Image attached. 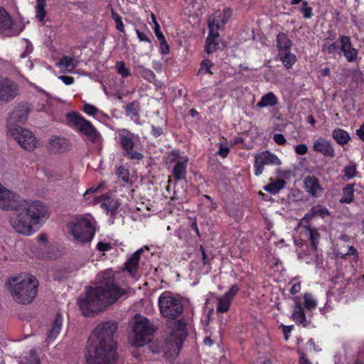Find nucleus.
<instances>
[{
    "mask_svg": "<svg viewBox=\"0 0 364 364\" xmlns=\"http://www.w3.org/2000/svg\"><path fill=\"white\" fill-rule=\"evenodd\" d=\"M318 302L314 296L311 294L306 293L304 295V305L305 308L309 311H312L317 306Z\"/></svg>",
    "mask_w": 364,
    "mask_h": 364,
    "instance_id": "39",
    "label": "nucleus"
},
{
    "mask_svg": "<svg viewBox=\"0 0 364 364\" xmlns=\"http://www.w3.org/2000/svg\"><path fill=\"white\" fill-rule=\"evenodd\" d=\"M7 134L26 151H33L36 147V139L29 130L21 127H9Z\"/></svg>",
    "mask_w": 364,
    "mask_h": 364,
    "instance_id": "9",
    "label": "nucleus"
},
{
    "mask_svg": "<svg viewBox=\"0 0 364 364\" xmlns=\"http://www.w3.org/2000/svg\"><path fill=\"white\" fill-rule=\"evenodd\" d=\"M274 140L278 145H284L287 142L284 136L282 134H275L274 135Z\"/></svg>",
    "mask_w": 364,
    "mask_h": 364,
    "instance_id": "57",
    "label": "nucleus"
},
{
    "mask_svg": "<svg viewBox=\"0 0 364 364\" xmlns=\"http://www.w3.org/2000/svg\"><path fill=\"white\" fill-rule=\"evenodd\" d=\"M23 364H40L39 359L36 356L34 350L31 351V356L26 358Z\"/></svg>",
    "mask_w": 364,
    "mask_h": 364,
    "instance_id": "53",
    "label": "nucleus"
},
{
    "mask_svg": "<svg viewBox=\"0 0 364 364\" xmlns=\"http://www.w3.org/2000/svg\"><path fill=\"white\" fill-rule=\"evenodd\" d=\"M22 28L14 26L13 19L9 13L2 7L0 8V33L6 36L18 35Z\"/></svg>",
    "mask_w": 364,
    "mask_h": 364,
    "instance_id": "12",
    "label": "nucleus"
},
{
    "mask_svg": "<svg viewBox=\"0 0 364 364\" xmlns=\"http://www.w3.org/2000/svg\"><path fill=\"white\" fill-rule=\"evenodd\" d=\"M229 153V148L228 146H224L222 144L220 146L219 151H218V155H220L223 158H225Z\"/></svg>",
    "mask_w": 364,
    "mask_h": 364,
    "instance_id": "61",
    "label": "nucleus"
},
{
    "mask_svg": "<svg viewBox=\"0 0 364 364\" xmlns=\"http://www.w3.org/2000/svg\"><path fill=\"white\" fill-rule=\"evenodd\" d=\"M339 255H341V257H343L346 255H355L357 254V250L353 247V246H350L348 247V252H339L338 253Z\"/></svg>",
    "mask_w": 364,
    "mask_h": 364,
    "instance_id": "59",
    "label": "nucleus"
},
{
    "mask_svg": "<svg viewBox=\"0 0 364 364\" xmlns=\"http://www.w3.org/2000/svg\"><path fill=\"white\" fill-rule=\"evenodd\" d=\"M277 102L278 100L275 95L269 92L262 97L260 101L257 102V106L259 108H263L267 106H274Z\"/></svg>",
    "mask_w": 364,
    "mask_h": 364,
    "instance_id": "30",
    "label": "nucleus"
},
{
    "mask_svg": "<svg viewBox=\"0 0 364 364\" xmlns=\"http://www.w3.org/2000/svg\"><path fill=\"white\" fill-rule=\"evenodd\" d=\"M125 111L127 115H136L138 114V106L134 103L132 102L127 105Z\"/></svg>",
    "mask_w": 364,
    "mask_h": 364,
    "instance_id": "50",
    "label": "nucleus"
},
{
    "mask_svg": "<svg viewBox=\"0 0 364 364\" xmlns=\"http://www.w3.org/2000/svg\"><path fill=\"white\" fill-rule=\"evenodd\" d=\"M344 176L348 179L354 178L357 173V166L353 162H350L343 169Z\"/></svg>",
    "mask_w": 364,
    "mask_h": 364,
    "instance_id": "42",
    "label": "nucleus"
},
{
    "mask_svg": "<svg viewBox=\"0 0 364 364\" xmlns=\"http://www.w3.org/2000/svg\"><path fill=\"white\" fill-rule=\"evenodd\" d=\"M291 41L284 33H280L277 36V46L279 53L290 51Z\"/></svg>",
    "mask_w": 364,
    "mask_h": 364,
    "instance_id": "27",
    "label": "nucleus"
},
{
    "mask_svg": "<svg viewBox=\"0 0 364 364\" xmlns=\"http://www.w3.org/2000/svg\"><path fill=\"white\" fill-rule=\"evenodd\" d=\"M58 78L68 85L73 84L74 82V78L70 76L60 75Z\"/></svg>",
    "mask_w": 364,
    "mask_h": 364,
    "instance_id": "63",
    "label": "nucleus"
},
{
    "mask_svg": "<svg viewBox=\"0 0 364 364\" xmlns=\"http://www.w3.org/2000/svg\"><path fill=\"white\" fill-rule=\"evenodd\" d=\"M143 252L144 248L139 249L133 255H131V257L125 263L126 270L128 271L130 275H132L133 277L136 276L140 256Z\"/></svg>",
    "mask_w": 364,
    "mask_h": 364,
    "instance_id": "23",
    "label": "nucleus"
},
{
    "mask_svg": "<svg viewBox=\"0 0 364 364\" xmlns=\"http://www.w3.org/2000/svg\"><path fill=\"white\" fill-rule=\"evenodd\" d=\"M218 36V31H215L214 28L209 30V34L205 41V51L208 53H211L216 50L218 43L215 42V39Z\"/></svg>",
    "mask_w": 364,
    "mask_h": 364,
    "instance_id": "28",
    "label": "nucleus"
},
{
    "mask_svg": "<svg viewBox=\"0 0 364 364\" xmlns=\"http://www.w3.org/2000/svg\"><path fill=\"white\" fill-rule=\"evenodd\" d=\"M285 184L286 181L284 180L278 179L269 183L268 185L264 186V189L272 194H277L280 190L284 188Z\"/></svg>",
    "mask_w": 364,
    "mask_h": 364,
    "instance_id": "34",
    "label": "nucleus"
},
{
    "mask_svg": "<svg viewBox=\"0 0 364 364\" xmlns=\"http://www.w3.org/2000/svg\"><path fill=\"white\" fill-rule=\"evenodd\" d=\"M124 294V290L117 287L114 280L109 277L101 281L95 289L87 290L86 296L78 300V305L82 314L90 316L92 313L113 304Z\"/></svg>",
    "mask_w": 364,
    "mask_h": 364,
    "instance_id": "3",
    "label": "nucleus"
},
{
    "mask_svg": "<svg viewBox=\"0 0 364 364\" xmlns=\"http://www.w3.org/2000/svg\"><path fill=\"white\" fill-rule=\"evenodd\" d=\"M16 193L11 191L0 183V208L2 210H10Z\"/></svg>",
    "mask_w": 364,
    "mask_h": 364,
    "instance_id": "21",
    "label": "nucleus"
},
{
    "mask_svg": "<svg viewBox=\"0 0 364 364\" xmlns=\"http://www.w3.org/2000/svg\"><path fill=\"white\" fill-rule=\"evenodd\" d=\"M332 136L333 138L336 141V142L341 145L346 144L350 139L348 133L346 131L341 129H334Z\"/></svg>",
    "mask_w": 364,
    "mask_h": 364,
    "instance_id": "32",
    "label": "nucleus"
},
{
    "mask_svg": "<svg viewBox=\"0 0 364 364\" xmlns=\"http://www.w3.org/2000/svg\"><path fill=\"white\" fill-rule=\"evenodd\" d=\"M317 209L316 216L321 217L322 218H325L326 215H328V210L326 208H323L321 205L316 206Z\"/></svg>",
    "mask_w": 364,
    "mask_h": 364,
    "instance_id": "55",
    "label": "nucleus"
},
{
    "mask_svg": "<svg viewBox=\"0 0 364 364\" xmlns=\"http://www.w3.org/2000/svg\"><path fill=\"white\" fill-rule=\"evenodd\" d=\"M232 16V11L229 8L224 9L222 11L215 12L208 19L209 30L218 31L223 26Z\"/></svg>",
    "mask_w": 364,
    "mask_h": 364,
    "instance_id": "15",
    "label": "nucleus"
},
{
    "mask_svg": "<svg viewBox=\"0 0 364 364\" xmlns=\"http://www.w3.org/2000/svg\"><path fill=\"white\" fill-rule=\"evenodd\" d=\"M186 337V323L179 321L175 323L172 333L166 341L165 353L171 358L176 357L179 354Z\"/></svg>",
    "mask_w": 364,
    "mask_h": 364,
    "instance_id": "6",
    "label": "nucleus"
},
{
    "mask_svg": "<svg viewBox=\"0 0 364 364\" xmlns=\"http://www.w3.org/2000/svg\"><path fill=\"white\" fill-rule=\"evenodd\" d=\"M354 199V188L353 184H348L343 188V196L339 200L341 203H350Z\"/></svg>",
    "mask_w": 364,
    "mask_h": 364,
    "instance_id": "33",
    "label": "nucleus"
},
{
    "mask_svg": "<svg viewBox=\"0 0 364 364\" xmlns=\"http://www.w3.org/2000/svg\"><path fill=\"white\" fill-rule=\"evenodd\" d=\"M58 65L60 68H62L73 70L77 66V62L75 61L73 58L65 55L60 59Z\"/></svg>",
    "mask_w": 364,
    "mask_h": 364,
    "instance_id": "38",
    "label": "nucleus"
},
{
    "mask_svg": "<svg viewBox=\"0 0 364 364\" xmlns=\"http://www.w3.org/2000/svg\"><path fill=\"white\" fill-rule=\"evenodd\" d=\"M313 149L325 156L332 158L335 156V151L331 143L324 138H319L316 140L314 142Z\"/></svg>",
    "mask_w": 364,
    "mask_h": 364,
    "instance_id": "18",
    "label": "nucleus"
},
{
    "mask_svg": "<svg viewBox=\"0 0 364 364\" xmlns=\"http://www.w3.org/2000/svg\"><path fill=\"white\" fill-rule=\"evenodd\" d=\"M356 134L359 136L360 139L364 141V122L360 126V129L356 131Z\"/></svg>",
    "mask_w": 364,
    "mask_h": 364,
    "instance_id": "64",
    "label": "nucleus"
},
{
    "mask_svg": "<svg viewBox=\"0 0 364 364\" xmlns=\"http://www.w3.org/2000/svg\"><path fill=\"white\" fill-rule=\"evenodd\" d=\"M30 109L27 104H20L9 114L7 119V129L9 127H19L17 123H24L28 119Z\"/></svg>",
    "mask_w": 364,
    "mask_h": 364,
    "instance_id": "13",
    "label": "nucleus"
},
{
    "mask_svg": "<svg viewBox=\"0 0 364 364\" xmlns=\"http://www.w3.org/2000/svg\"><path fill=\"white\" fill-rule=\"evenodd\" d=\"M63 322L62 316L58 314L47 336V341L48 343L53 341L59 335L63 326Z\"/></svg>",
    "mask_w": 364,
    "mask_h": 364,
    "instance_id": "25",
    "label": "nucleus"
},
{
    "mask_svg": "<svg viewBox=\"0 0 364 364\" xmlns=\"http://www.w3.org/2000/svg\"><path fill=\"white\" fill-rule=\"evenodd\" d=\"M6 284L11 297L16 302L28 304L36 296L38 281L30 274H21L10 277Z\"/></svg>",
    "mask_w": 364,
    "mask_h": 364,
    "instance_id": "4",
    "label": "nucleus"
},
{
    "mask_svg": "<svg viewBox=\"0 0 364 364\" xmlns=\"http://www.w3.org/2000/svg\"><path fill=\"white\" fill-rule=\"evenodd\" d=\"M160 41L161 50L162 53L166 54L169 52V46L166 41L165 38L164 39L159 40Z\"/></svg>",
    "mask_w": 364,
    "mask_h": 364,
    "instance_id": "58",
    "label": "nucleus"
},
{
    "mask_svg": "<svg viewBox=\"0 0 364 364\" xmlns=\"http://www.w3.org/2000/svg\"><path fill=\"white\" fill-rule=\"evenodd\" d=\"M178 200L179 203H183L186 200V191L183 190L180 193L175 191L173 196L171 197V200Z\"/></svg>",
    "mask_w": 364,
    "mask_h": 364,
    "instance_id": "54",
    "label": "nucleus"
},
{
    "mask_svg": "<svg viewBox=\"0 0 364 364\" xmlns=\"http://www.w3.org/2000/svg\"><path fill=\"white\" fill-rule=\"evenodd\" d=\"M105 185V183L104 182H101L98 186H92L90 187V188H88L84 193V196H85L87 194H89V193H94L95 192H97L100 188H102V186H104Z\"/></svg>",
    "mask_w": 364,
    "mask_h": 364,
    "instance_id": "60",
    "label": "nucleus"
},
{
    "mask_svg": "<svg viewBox=\"0 0 364 364\" xmlns=\"http://www.w3.org/2000/svg\"><path fill=\"white\" fill-rule=\"evenodd\" d=\"M239 288L233 285L223 296L218 298L216 311L218 313H225L229 310L233 297L236 295Z\"/></svg>",
    "mask_w": 364,
    "mask_h": 364,
    "instance_id": "16",
    "label": "nucleus"
},
{
    "mask_svg": "<svg viewBox=\"0 0 364 364\" xmlns=\"http://www.w3.org/2000/svg\"><path fill=\"white\" fill-rule=\"evenodd\" d=\"M68 124L74 127L76 129L86 135L88 139L92 142H97L101 137L100 133L92 124L85 119L77 112H70L66 114Z\"/></svg>",
    "mask_w": 364,
    "mask_h": 364,
    "instance_id": "8",
    "label": "nucleus"
},
{
    "mask_svg": "<svg viewBox=\"0 0 364 364\" xmlns=\"http://www.w3.org/2000/svg\"><path fill=\"white\" fill-rule=\"evenodd\" d=\"M301 11L304 18H310L313 16L312 8L308 6L307 1H303Z\"/></svg>",
    "mask_w": 364,
    "mask_h": 364,
    "instance_id": "47",
    "label": "nucleus"
},
{
    "mask_svg": "<svg viewBox=\"0 0 364 364\" xmlns=\"http://www.w3.org/2000/svg\"><path fill=\"white\" fill-rule=\"evenodd\" d=\"M70 224L73 228H95L96 221L90 214L75 215Z\"/></svg>",
    "mask_w": 364,
    "mask_h": 364,
    "instance_id": "19",
    "label": "nucleus"
},
{
    "mask_svg": "<svg viewBox=\"0 0 364 364\" xmlns=\"http://www.w3.org/2000/svg\"><path fill=\"white\" fill-rule=\"evenodd\" d=\"M154 30L155 34L159 40L164 39V38H165L160 30V26L158 22H155V26L154 28Z\"/></svg>",
    "mask_w": 364,
    "mask_h": 364,
    "instance_id": "62",
    "label": "nucleus"
},
{
    "mask_svg": "<svg viewBox=\"0 0 364 364\" xmlns=\"http://www.w3.org/2000/svg\"><path fill=\"white\" fill-rule=\"evenodd\" d=\"M308 147L306 144H301L295 147V151L297 154L304 155L307 153Z\"/></svg>",
    "mask_w": 364,
    "mask_h": 364,
    "instance_id": "56",
    "label": "nucleus"
},
{
    "mask_svg": "<svg viewBox=\"0 0 364 364\" xmlns=\"http://www.w3.org/2000/svg\"><path fill=\"white\" fill-rule=\"evenodd\" d=\"M69 234L79 242H88L94 236L93 229H70Z\"/></svg>",
    "mask_w": 364,
    "mask_h": 364,
    "instance_id": "22",
    "label": "nucleus"
},
{
    "mask_svg": "<svg viewBox=\"0 0 364 364\" xmlns=\"http://www.w3.org/2000/svg\"><path fill=\"white\" fill-rule=\"evenodd\" d=\"M82 110L89 115H95L98 112V109L90 104H85Z\"/></svg>",
    "mask_w": 364,
    "mask_h": 364,
    "instance_id": "52",
    "label": "nucleus"
},
{
    "mask_svg": "<svg viewBox=\"0 0 364 364\" xmlns=\"http://www.w3.org/2000/svg\"><path fill=\"white\" fill-rule=\"evenodd\" d=\"M116 330L117 324L111 321L102 323L94 330L85 353L87 364H112L116 358Z\"/></svg>",
    "mask_w": 364,
    "mask_h": 364,
    "instance_id": "1",
    "label": "nucleus"
},
{
    "mask_svg": "<svg viewBox=\"0 0 364 364\" xmlns=\"http://www.w3.org/2000/svg\"><path fill=\"white\" fill-rule=\"evenodd\" d=\"M132 137L133 134L126 130H122L119 134L120 144L124 151V155L131 159L140 160L143 158V155L134 150Z\"/></svg>",
    "mask_w": 364,
    "mask_h": 364,
    "instance_id": "11",
    "label": "nucleus"
},
{
    "mask_svg": "<svg viewBox=\"0 0 364 364\" xmlns=\"http://www.w3.org/2000/svg\"><path fill=\"white\" fill-rule=\"evenodd\" d=\"M339 50V46L336 43H330L326 40L323 46L322 50L328 54H334Z\"/></svg>",
    "mask_w": 364,
    "mask_h": 364,
    "instance_id": "43",
    "label": "nucleus"
},
{
    "mask_svg": "<svg viewBox=\"0 0 364 364\" xmlns=\"http://www.w3.org/2000/svg\"><path fill=\"white\" fill-rule=\"evenodd\" d=\"M341 50L348 62H353L358 58V50L353 48L350 39L348 36L340 37Z\"/></svg>",
    "mask_w": 364,
    "mask_h": 364,
    "instance_id": "17",
    "label": "nucleus"
},
{
    "mask_svg": "<svg viewBox=\"0 0 364 364\" xmlns=\"http://www.w3.org/2000/svg\"><path fill=\"white\" fill-rule=\"evenodd\" d=\"M186 163L183 161H178L174 166L173 173L174 178L177 181L186 178Z\"/></svg>",
    "mask_w": 364,
    "mask_h": 364,
    "instance_id": "35",
    "label": "nucleus"
},
{
    "mask_svg": "<svg viewBox=\"0 0 364 364\" xmlns=\"http://www.w3.org/2000/svg\"><path fill=\"white\" fill-rule=\"evenodd\" d=\"M112 18L116 23L117 29L118 31H119L120 32H124V27L123 22L122 21V17L117 13H114V11H112Z\"/></svg>",
    "mask_w": 364,
    "mask_h": 364,
    "instance_id": "49",
    "label": "nucleus"
},
{
    "mask_svg": "<svg viewBox=\"0 0 364 364\" xmlns=\"http://www.w3.org/2000/svg\"><path fill=\"white\" fill-rule=\"evenodd\" d=\"M213 66V63L210 60L205 59L203 60L200 63V68L198 70V74L202 73H209L213 74V72L210 70L211 67Z\"/></svg>",
    "mask_w": 364,
    "mask_h": 364,
    "instance_id": "46",
    "label": "nucleus"
},
{
    "mask_svg": "<svg viewBox=\"0 0 364 364\" xmlns=\"http://www.w3.org/2000/svg\"><path fill=\"white\" fill-rule=\"evenodd\" d=\"M116 174L117 177L123 182L126 183H130L129 173L126 168L120 166L117 168Z\"/></svg>",
    "mask_w": 364,
    "mask_h": 364,
    "instance_id": "45",
    "label": "nucleus"
},
{
    "mask_svg": "<svg viewBox=\"0 0 364 364\" xmlns=\"http://www.w3.org/2000/svg\"><path fill=\"white\" fill-rule=\"evenodd\" d=\"M115 67L118 73L123 77H127L131 75L130 70L125 66V63L123 61H117Z\"/></svg>",
    "mask_w": 364,
    "mask_h": 364,
    "instance_id": "44",
    "label": "nucleus"
},
{
    "mask_svg": "<svg viewBox=\"0 0 364 364\" xmlns=\"http://www.w3.org/2000/svg\"><path fill=\"white\" fill-rule=\"evenodd\" d=\"M278 55L287 68H291L296 62V58L295 55L291 53L290 51L278 53Z\"/></svg>",
    "mask_w": 364,
    "mask_h": 364,
    "instance_id": "36",
    "label": "nucleus"
},
{
    "mask_svg": "<svg viewBox=\"0 0 364 364\" xmlns=\"http://www.w3.org/2000/svg\"><path fill=\"white\" fill-rule=\"evenodd\" d=\"M308 234L310 235L311 244L313 247L316 249L317 247V237H319V234H317V229H307Z\"/></svg>",
    "mask_w": 364,
    "mask_h": 364,
    "instance_id": "51",
    "label": "nucleus"
},
{
    "mask_svg": "<svg viewBox=\"0 0 364 364\" xmlns=\"http://www.w3.org/2000/svg\"><path fill=\"white\" fill-rule=\"evenodd\" d=\"M46 6V0H36V18L42 21L44 20L46 15V11L45 10V7Z\"/></svg>",
    "mask_w": 364,
    "mask_h": 364,
    "instance_id": "37",
    "label": "nucleus"
},
{
    "mask_svg": "<svg viewBox=\"0 0 364 364\" xmlns=\"http://www.w3.org/2000/svg\"><path fill=\"white\" fill-rule=\"evenodd\" d=\"M96 199L97 202H99L100 199H103V202L101 203V208L105 209L107 213L111 215H114L121 205V202L119 199L112 198L107 196H102Z\"/></svg>",
    "mask_w": 364,
    "mask_h": 364,
    "instance_id": "20",
    "label": "nucleus"
},
{
    "mask_svg": "<svg viewBox=\"0 0 364 364\" xmlns=\"http://www.w3.org/2000/svg\"><path fill=\"white\" fill-rule=\"evenodd\" d=\"M153 331L151 325L147 318L136 316L133 321L134 336L132 344L135 346H143L150 341V336Z\"/></svg>",
    "mask_w": 364,
    "mask_h": 364,
    "instance_id": "7",
    "label": "nucleus"
},
{
    "mask_svg": "<svg viewBox=\"0 0 364 364\" xmlns=\"http://www.w3.org/2000/svg\"><path fill=\"white\" fill-rule=\"evenodd\" d=\"M316 207H313L309 213H307L304 218L301 219V221L300 223L298 224V227L299 228V225L304 223V222H309L310 220H311L313 218L316 217V212H317Z\"/></svg>",
    "mask_w": 364,
    "mask_h": 364,
    "instance_id": "48",
    "label": "nucleus"
},
{
    "mask_svg": "<svg viewBox=\"0 0 364 364\" xmlns=\"http://www.w3.org/2000/svg\"><path fill=\"white\" fill-rule=\"evenodd\" d=\"M161 314L168 318L174 319L183 312V306L180 298L170 291H164L158 299Z\"/></svg>",
    "mask_w": 364,
    "mask_h": 364,
    "instance_id": "5",
    "label": "nucleus"
},
{
    "mask_svg": "<svg viewBox=\"0 0 364 364\" xmlns=\"http://www.w3.org/2000/svg\"><path fill=\"white\" fill-rule=\"evenodd\" d=\"M281 161L274 154L269 151H262L255 156V175L259 176L262 173L264 165H279Z\"/></svg>",
    "mask_w": 364,
    "mask_h": 364,
    "instance_id": "10",
    "label": "nucleus"
},
{
    "mask_svg": "<svg viewBox=\"0 0 364 364\" xmlns=\"http://www.w3.org/2000/svg\"><path fill=\"white\" fill-rule=\"evenodd\" d=\"M166 122L163 118L159 119L158 124L152 125L151 133L155 137H158L163 134L164 128L166 127Z\"/></svg>",
    "mask_w": 364,
    "mask_h": 364,
    "instance_id": "41",
    "label": "nucleus"
},
{
    "mask_svg": "<svg viewBox=\"0 0 364 364\" xmlns=\"http://www.w3.org/2000/svg\"><path fill=\"white\" fill-rule=\"evenodd\" d=\"M134 68L137 74L140 75L142 77L151 82L155 79L154 73L151 70L145 68L142 65L139 64V62L135 61L134 63Z\"/></svg>",
    "mask_w": 364,
    "mask_h": 364,
    "instance_id": "31",
    "label": "nucleus"
},
{
    "mask_svg": "<svg viewBox=\"0 0 364 364\" xmlns=\"http://www.w3.org/2000/svg\"><path fill=\"white\" fill-rule=\"evenodd\" d=\"M13 213L9 216L12 228H32V225H42L49 218L48 208L39 200L21 199L17 194L11 205Z\"/></svg>",
    "mask_w": 364,
    "mask_h": 364,
    "instance_id": "2",
    "label": "nucleus"
},
{
    "mask_svg": "<svg viewBox=\"0 0 364 364\" xmlns=\"http://www.w3.org/2000/svg\"><path fill=\"white\" fill-rule=\"evenodd\" d=\"M18 95V86L13 80L0 78V101L8 102Z\"/></svg>",
    "mask_w": 364,
    "mask_h": 364,
    "instance_id": "14",
    "label": "nucleus"
},
{
    "mask_svg": "<svg viewBox=\"0 0 364 364\" xmlns=\"http://www.w3.org/2000/svg\"><path fill=\"white\" fill-rule=\"evenodd\" d=\"M305 186L307 191L313 196H317L321 193L318 179L314 176H309L305 178Z\"/></svg>",
    "mask_w": 364,
    "mask_h": 364,
    "instance_id": "26",
    "label": "nucleus"
},
{
    "mask_svg": "<svg viewBox=\"0 0 364 364\" xmlns=\"http://www.w3.org/2000/svg\"><path fill=\"white\" fill-rule=\"evenodd\" d=\"M61 255L60 250L55 247H50L46 252L42 254L41 257L45 259H55Z\"/></svg>",
    "mask_w": 364,
    "mask_h": 364,
    "instance_id": "40",
    "label": "nucleus"
},
{
    "mask_svg": "<svg viewBox=\"0 0 364 364\" xmlns=\"http://www.w3.org/2000/svg\"><path fill=\"white\" fill-rule=\"evenodd\" d=\"M49 149L54 154L64 152L68 149V142L66 139L53 136L48 141Z\"/></svg>",
    "mask_w": 364,
    "mask_h": 364,
    "instance_id": "24",
    "label": "nucleus"
},
{
    "mask_svg": "<svg viewBox=\"0 0 364 364\" xmlns=\"http://www.w3.org/2000/svg\"><path fill=\"white\" fill-rule=\"evenodd\" d=\"M295 304L296 306L292 314V318L296 323L301 324L303 326H306L307 323L306 316L301 307V305L296 300L295 301Z\"/></svg>",
    "mask_w": 364,
    "mask_h": 364,
    "instance_id": "29",
    "label": "nucleus"
}]
</instances>
